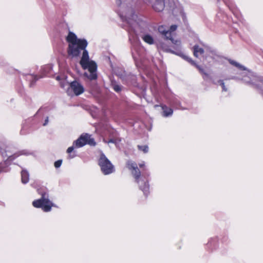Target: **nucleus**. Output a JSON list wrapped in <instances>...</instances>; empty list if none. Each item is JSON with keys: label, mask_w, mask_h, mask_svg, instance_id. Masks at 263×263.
<instances>
[{"label": "nucleus", "mask_w": 263, "mask_h": 263, "mask_svg": "<svg viewBox=\"0 0 263 263\" xmlns=\"http://www.w3.org/2000/svg\"><path fill=\"white\" fill-rule=\"evenodd\" d=\"M66 40L68 43V55L72 57H78L81 51H83L80 64L83 69L88 70L84 73V75L89 80L96 79L97 77V65L95 62L90 59L88 52L86 50L88 44L87 41L78 39L76 34H68Z\"/></svg>", "instance_id": "f257e3e1"}, {"label": "nucleus", "mask_w": 263, "mask_h": 263, "mask_svg": "<svg viewBox=\"0 0 263 263\" xmlns=\"http://www.w3.org/2000/svg\"><path fill=\"white\" fill-rule=\"evenodd\" d=\"M122 20L121 26L128 33H153L158 30V33H169L168 26L161 25L157 27L156 25H149L145 18L138 16L135 14L134 10L129 8L127 12H117Z\"/></svg>", "instance_id": "f03ea898"}, {"label": "nucleus", "mask_w": 263, "mask_h": 263, "mask_svg": "<svg viewBox=\"0 0 263 263\" xmlns=\"http://www.w3.org/2000/svg\"><path fill=\"white\" fill-rule=\"evenodd\" d=\"M127 167L132 171V173L135 177L136 181L139 184L140 190L145 195H147L148 194L149 185L147 180L144 177L141 176L137 164L135 162L129 161L127 163Z\"/></svg>", "instance_id": "7ed1b4c3"}, {"label": "nucleus", "mask_w": 263, "mask_h": 263, "mask_svg": "<svg viewBox=\"0 0 263 263\" xmlns=\"http://www.w3.org/2000/svg\"><path fill=\"white\" fill-rule=\"evenodd\" d=\"M60 85L69 96L73 95L79 96L84 91L83 86L77 81H74L71 83L64 81L60 83Z\"/></svg>", "instance_id": "20e7f679"}, {"label": "nucleus", "mask_w": 263, "mask_h": 263, "mask_svg": "<svg viewBox=\"0 0 263 263\" xmlns=\"http://www.w3.org/2000/svg\"><path fill=\"white\" fill-rule=\"evenodd\" d=\"M32 205L36 208H41L44 212H48L52 207L55 206L49 199L48 195L44 193L40 199L35 200L32 202Z\"/></svg>", "instance_id": "39448f33"}, {"label": "nucleus", "mask_w": 263, "mask_h": 263, "mask_svg": "<svg viewBox=\"0 0 263 263\" xmlns=\"http://www.w3.org/2000/svg\"><path fill=\"white\" fill-rule=\"evenodd\" d=\"M99 164L101 171L104 175H109L115 171L114 166L103 153L100 155Z\"/></svg>", "instance_id": "423d86ee"}, {"label": "nucleus", "mask_w": 263, "mask_h": 263, "mask_svg": "<svg viewBox=\"0 0 263 263\" xmlns=\"http://www.w3.org/2000/svg\"><path fill=\"white\" fill-rule=\"evenodd\" d=\"M86 144L90 145H95L96 144L93 139L91 138L90 135L87 134L81 135V136L73 143V145H75V147L77 148L81 147Z\"/></svg>", "instance_id": "0eeeda50"}, {"label": "nucleus", "mask_w": 263, "mask_h": 263, "mask_svg": "<svg viewBox=\"0 0 263 263\" xmlns=\"http://www.w3.org/2000/svg\"><path fill=\"white\" fill-rule=\"evenodd\" d=\"M223 2L226 3V4L228 6L229 8L230 11L232 12V13L233 14V15L236 17L237 20L240 22L243 26L245 27L248 31H249V25L246 22V21L242 18V16L241 14L240 13L239 10L237 8H235V6L233 5H230V4H228L226 0H223Z\"/></svg>", "instance_id": "6e6552de"}, {"label": "nucleus", "mask_w": 263, "mask_h": 263, "mask_svg": "<svg viewBox=\"0 0 263 263\" xmlns=\"http://www.w3.org/2000/svg\"><path fill=\"white\" fill-rule=\"evenodd\" d=\"M168 9L174 15L178 13H181L182 11V8L181 7L178 0H167Z\"/></svg>", "instance_id": "1a4fd4ad"}, {"label": "nucleus", "mask_w": 263, "mask_h": 263, "mask_svg": "<svg viewBox=\"0 0 263 263\" xmlns=\"http://www.w3.org/2000/svg\"><path fill=\"white\" fill-rule=\"evenodd\" d=\"M57 33H73L70 31L68 24L65 22H60L57 26Z\"/></svg>", "instance_id": "9d476101"}, {"label": "nucleus", "mask_w": 263, "mask_h": 263, "mask_svg": "<svg viewBox=\"0 0 263 263\" xmlns=\"http://www.w3.org/2000/svg\"><path fill=\"white\" fill-rule=\"evenodd\" d=\"M152 7L156 11H162L165 7L164 0H155L152 5Z\"/></svg>", "instance_id": "9b49d317"}, {"label": "nucleus", "mask_w": 263, "mask_h": 263, "mask_svg": "<svg viewBox=\"0 0 263 263\" xmlns=\"http://www.w3.org/2000/svg\"><path fill=\"white\" fill-rule=\"evenodd\" d=\"M22 182L26 184L28 182L29 180V174L28 171L25 169H23L21 172Z\"/></svg>", "instance_id": "f8f14e48"}, {"label": "nucleus", "mask_w": 263, "mask_h": 263, "mask_svg": "<svg viewBox=\"0 0 263 263\" xmlns=\"http://www.w3.org/2000/svg\"><path fill=\"white\" fill-rule=\"evenodd\" d=\"M30 154V153H29L28 152H27V151L23 150V151L19 152L17 153L14 154L12 156H10L9 157L8 159L10 161H11V160H13L15 159L16 158H17V157H18L20 155H29Z\"/></svg>", "instance_id": "ddd939ff"}, {"label": "nucleus", "mask_w": 263, "mask_h": 263, "mask_svg": "<svg viewBox=\"0 0 263 263\" xmlns=\"http://www.w3.org/2000/svg\"><path fill=\"white\" fill-rule=\"evenodd\" d=\"M173 34H171V33H169V34H162L163 35V39H168L170 40H171L172 41V42L175 44V45H179L180 44V41H178V40H175L174 37H173L172 35Z\"/></svg>", "instance_id": "4468645a"}, {"label": "nucleus", "mask_w": 263, "mask_h": 263, "mask_svg": "<svg viewBox=\"0 0 263 263\" xmlns=\"http://www.w3.org/2000/svg\"><path fill=\"white\" fill-rule=\"evenodd\" d=\"M141 37L145 42L149 44H152L154 43L153 38L149 34H142Z\"/></svg>", "instance_id": "2eb2a0df"}, {"label": "nucleus", "mask_w": 263, "mask_h": 263, "mask_svg": "<svg viewBox=\"0 0 263 263\" xmlns=\"http://www.w3.org/2000/svg\"><path fill=\"white\" fill-rule=\"evenodd\" d=\"M203 53V49L198 45L194 46V55L195 57L198 58Z\"/></svg>", "instance_id": "dca6fc26"}, {"label": "nucleus", "mask_w": 263, "mask_h": 263, "mask_svg": "<svg viewBox=\"0 0 263 263\" xmlns=\"http://www.w3.org/2000/svg\"><path fill=\"white\" fill-rule=\"evenodd\" d=\"M162 109L163 110V116L164 117L171 116L173 114V111L172 108L164 106L162 107Z\"/></svg>", "instance_id": "f3484780"}, {"label": "nucleus", "mask_w": 263, "mask_h": 263, "mask_svg": "<svg viewBox=\"0 0 263 263\" xmlns=\"http://www.w3.org/2000/svg\"><path fill=\"white\" fill-rule=\"evenodd\" d=\"M229 62H230V63H231L232 65L236 66V67H237L241 70L246 71L247 70L245 67H244L243 66L240 65L239 63H238L234 61L230 60Z\"/></svg>", "instance_id": "a211bd4d"}, {"label": "nucleus", "mask_w": 263, "mask_h": 263, "mask_svg": "<svg viewBox=\"0 0 263 263\" xmlns=\"http://www.w3.org/2000/svg\"><path fill=\"white\" fill-rule=\"evenodd\" d=\"M183 58L190 62L192 65H195L199 69L200 72L203 73V69L199 66L196 65V63L193 61H192L190 58H189L187 56L183 55Z\"/></svg>", "instance_id": "6ab92c4d"}, {"label": "nucleus", "mask_w": 263, "mask_h": 263, "mask_svg": "<svg viewBox=\"0 0 263 263\" xmlns=\"http://www.w3.org/2000/svg\"><path fill=\"white\" fill-rule=\"evenodd\" d=\"M138 148L139 151L142 152L144 154L147 153L149 150L148 146L146 145H138Z\"/></svg>", "instance_id": "aec40b11"}, {"label": "nucleus", "mask_w": 263, "mask_h": 263, "mask_svg": "<svg viewBox=\"0 0 263 263\" xmlns=\"http://www.w3.org/2000/svg\"><path fill=\"white\" fill-rule=\"evenodd\" d=\"M218 84L220 85L222 87V91H227L228 89L227 87H226L225 85V83L224 82L223 80H220L218 81Z\"/></svg>", "instance_id": "412c9836"}, {"label": "nucleus", "mask_w": 263, "mask_h": 263, "mask_svg": "<svg viewBox=\"0 0 263 263\" xmlns=\"http://www.w3.org/2000/svg\"><path fill=\"white\" fill-rule=\"evenodd\" d=\"M112 86L114 90L116 92H119L121 90V86L118 84H117L116 83H112Z\"/></svg>", "instance_id": "4be33fe9"}, {"label": "nucleus", "mask_w": 263, "mask_h": 263, "mask_svg": "<svg viewBox=\"0 0 263 263\" xmlns=\"http://www.w3.org/2000/svg\"><path fill=\"white\" fill-rule=\"evenodd\" d=\"M177 28V25H172L170 27H168L167 31L169 33H173Z\"/></svg>", "instance_id": "5701e85b"}, {"label": "nucleus", "mask_w": 263, "mask_h": 263, "mask_svg": "<svg viewBox=\"0 0 263 263\" xmlns=\"http://www.w3.org/2000/svg\"><path fill=\"white\" fill-rule=\"evenodd\" d=\"M62 163V161L61 160H59L54 162V166L56 168H58L61 166Z\"/></svg>", "instance_id": "b1692460"}, {"label": "nucleus", "mask_w": 263, "mask_h": 263, "mask_svg": "<svg viewBox=\"0 0 263 263\" xmlns=\"http://www.w3.org/2000/svg\"><path fill=\"white\" fill-rule=\"evenodd\" d=\"M76 147L75 145H72V146L69 147L67 149V153L68 154L71 153L74 149V148Z\"/></svg>", "instance_id": "393cba45"}, {"label": "nucleus", "mask_w": 263, "mask_h": 263, "mask_svg": "<svg viewBox=\"0 0 263 263\" xmlns=\"http://www.w3.org/2000/svg\"><path fill=\"white\" fill-rule=\"evenodd\" d=\"M107 143H115V144H117V140L116 139H111L109 140V141L108 142H107Z\"/></svg>", "instance_id": "a878e982"}, {"label": "nucleus", "mask_w": 263, "mask_h": 263, "mask_svg": "<svg viewBox=\"0 0 263 263\" xmlns=\"http://www.w3.org/2000/svg\"><path fill=\"white\" fill-rule=\"evenodd\" d=\"M48 121H48V117H46V119L45 120V122L43 123V126H46L48 124Z\"/></svg>", "instance_id": "bb28decb"}, {"label": "nucleus", "mask_w": 263, "mask_h": 263, "mask_svg": "<svg viewBox=\"0 0 263 263\" xmlns=\"http://www.w3.org/2000/svg\"><path fill=\"white\" fill-rule=\"evenodd\" d=\"M116 4L118 7H120L122 4L121 0H117Z\"/></svg>", "instance_id": "cd10ccee"}, {"label": "nucleus", "mask_w": 263, "mask_h": 263, "mask_svg": "<svg viewBox=\"0 0 263 263\" xmlns=\"http://www.w3.org/2000/svg\"><path fill=\"white\" fill-rule=\"evenodd\" d=\"M233 27L235 29V33H239V30L236 28L235 26H233Z\"/></svg>", "instance_id": "c85d7f7f"}, {"label": "nucleus", "mask_w": 263, "mask_h": 263, "mask_svg": "<svg viewBox=\"0 0 263 263\" xmlns=\"http://www.w3.org/2000/svg\"><path fill=\"white\" fill-rule=\"evenodd\" d=\"M242 80H243L245 82H247V83H249V82H250V80H247V79H246V78H243V79H242Z\"/></svg>", "instance_id": "c756f323"}, {"label": "nucleus", "mask_w": 263, "mask_h": 263, "mask_svg": "<svg viewBox=\"0 0 263 263\" xmlns=\"http://www.w3.org/2000/svg\"><path fill=\"white\" fill-rule=\"evenodd\" d=\"M239 78L236 77H232L231 78H230L229 79H238Z\"/></svg>", "instance_id": "7c9ffc66"}, {"label": "nucleus", "mask_w": 263, "mask_h": 263, "mask_svg": "<svg viewBox=\"0 0 263 263\" xmlns=\"http://www.w3.org/2000/svg\"><path fill=\"white\" fill-rule=\"evenodd\" d=\"M74 156H73V155H72V156H71V155H69V156H68V158H70V159L73 158H74Z\"/></svg>", "instance_id": "2f4dec72"}, {"label": "nucleus", "mask_w": 263, "mask_h": 263, "mask_svg": "<svg viewBox=\"0 0 263 263\" xmlns=\"http://www.w3.org/2000/svg\"><path fill=\"white\" fill-rule=\"evenodd\" d=\"M143 166H144V163H143L139 164V166H140V167H143Z\"/></svg>", "instance_id": "473e14b6"}, {"label": "nucleus", "mask_w": 263, "mask_h": 263, "mask_svg": "<svg viewBox=\"0 0 263 263\" xmlns=\"http://www.w3.org/2000/svg\"><path fill=\"white\" fill-rule=\"evenodd\" d=\"M231 20H232V19L231 18ZM232 21L233 22L234 25H235V26L237 25V23H236V22L234 23L233 20H232Z\"/></svg>", "instance_id": "72a5a7b5"}, {"label": "nucleus", "mask_w": 263, "mask_h": 263, "mask_svg": "<svg viewBox=\"0 0 263 263\" xmlns=\"http://www.w3.org/2000/svg\"><path fill=\"white\" fill-rule=\"evenodd\" d=\"M56 79L57 80H60V77L59 76L57 77Z\"/></svg>", "instance_id": "f704fd0d"}, {"label": "nucleus", "mask_w": 263, "mask_h": 263, "mask_svg": "<svg viewBox=\"0 0 263 263\" xmlns=\"http://www.w3.org/2000/svg\"><path fill=\"white\" fill-rule=\"evenodd\" d=\"M34 79H35V81L38 79L36 76H34Z\"/></svg>", "instance_id": "c9c22d12"}, {"label": "nucleus", "mask_w": 263, "mask_h": 263, "mask_svg": "<svg viewBox=\"0 0 263 263\" xmlns=\"http://www.w3.org/2000/svg\"><path fill=\"white\" fill-rule=\"evenodd\" d=\"M226 17H227L228 20H229V22H231L230 18H229L228 16H226Z\"/></svg>", "instance_id": "e433bc0d"}, {"label": "nucleus", "mask_w": 263, "mask_h": 263, "mask_svg": "<svg viewBox=\"0 0 263 263\" xmlns=\"http://www.w3.org/2000/svg\"><path fill=\"white\" fill-rule=\"evenodd\" d=\"M219 0H218V2H219Z\"/></svg>", "instance_id": "4c0bfd02"}]
</instances>
